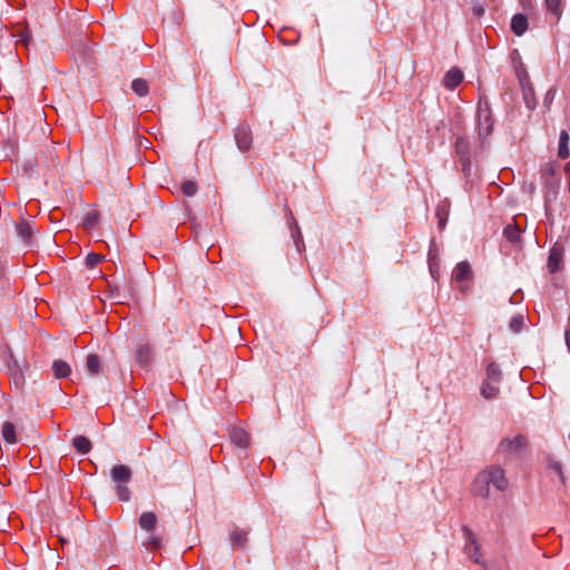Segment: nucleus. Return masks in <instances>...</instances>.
<instances>
[{
    "label": "nucleus",
    "mask_w": 570,
    "mask_h": 570,
    "mask_svg": "<svg viewBox=\"0 0 570 570\" xmlns=\"http://www.w3.org/2000/svg\"><path fill=\"white\" fill-rule=\"evenodd\" d=\"M498 384L499 383L485 380L481 386V395L487 400L495 399L500 392Z\"/></svg>",
    "instance_id": "21"
},
{
    "label": "nucleus",
    "mask_w": 570,
    "mask_h": 570,
    "mask_svg": "<svg viewBox=\"0 0 570 570\" xmlns=\"http://www.w3.org/2000/svg\"><path fill=\"white\" fill-rule=\"evenodd\" d=\"M436 216L439 217V227L443 228L446 223L448 214L444 212L443 208L438 207Z\"/></svg>",
    "instance_id": "35"
},
{
    "label": "nucleus",
    "mask_w": 570,
    "mask_h": 570,
    "mask_svg": "<svg viewBox=\"0 0 570 570\" xmlns=\"http://www.w3.org/2000/svg\"><path fill=\"white\" fill-rule=\"evenodd\" d=\"M153 356V348L149 344H141L136 350V361L142 367L149 366L151 364Z\"/></svg>",
    "instance_id": "12"
},
{
    "label": "nucleus",
    "mask_w": 570,
    "mask_h": 570,
    "mask_svg": "<svg viewBox=\"0 0 570 570\" xmlns=\"http://www.w3.org/2000/svg\"><path fill=\"white\" fill-rule=\"evenodd\" d=\"M483 12H484V9H483L482 7H479V8H475V9H474V13H475L476 16H482V14H483Z\"/></svg>",
    "instance_id": "40"
},
{
    "label": "nucleus",
    "mask_w": 570,
    "mask_h": 570,
    "mask_svg": "<svg viewBox=\"0 0 570 570\" xmlns=\"http://www.w3.org/2000/svg\"><path fill=\"white\" fill-rule=\"evenodd\" d=\"M519 2L524 9L531 7V0H519Z\"/></svg>",
    "instance_id": "38"
},
{
    "label": "nucleus",
    "mask_w": 570,
    "mask_h": 570,
    "mask_svg": "<svg viewBox=\"0 0 570 570\" xmlns=\"http://www.w3.org/2000/svg\"><path fill=\"white\" fill-rule=\"evenodd\" d=\"M131 89L139 96L145 97L149 94L148 82L142 78H137L131 82Z\"/></svg>",
    "instance_id": "26"
},
{
    "label": "nucleus",
    "mask_w": 570,
    "mask_h": 570,
    "mask_svg": "<svg viewBox=\"0 0 570 570\" xmlns=\"http://www.w3.org/2000/svg\"><path fill=\"white\" fill-rule=\"evenodd\" d=\"M131 469L125 464L115 465L111 470V478L118 483H128L131 480Z\"/></svg>",
    "instance_id": "13"
},
{
    "label": "nucleus",
    "mask_w": 570,
    "mask_h": 570,
    "mask_svg": "<svg viewBox=\"0 0 570 570\" xmlns=\"http://www.w3.org/2000/svg\"><path fill=\"white\" fill-rule=\"evenodd\" d=\"M72 445L80 454H87L91 451L92 444L85 435H77L72 440Z\"/></svg>",
    "instance_id": "22"
},
{
    "label": "nucleus",
    "mask_w": 570,
    "mask_h": 570,
    "mask_svg": "<svg viewBox=\"0 0 570 570\" xmlns=\"http://www.w3.org/2000/svg\"><path fill=\"white\" fill-rule=\"evenodd\" d=\"M455 154L461 171L469 179L472 175V163L470 154V144L464 137H458L455 141Z\"/></svg>",
    "instance_id": "2"
},
{
    "label": "nucleus",
    "mask_w": 570,
    "mask_h": 570,
    "mask_svg": "<svg viewBox=\"0 0 570 570\" xmlns=\"http://www.w3.org/2000/svg\"><path fill=\"white\" fill-rule=\"evenodd\" d=\"M478 132L482 138L491 135L493 129V119L488 105L483 108L481 105L478 107Z\"/></svg>",
    "instance_id": "5"
},
{
    "label": "nucleus",
    "mask_w": 570,
    "mask_h": 570,
    "mask_svg": "<svg viewBox=\"0 0 570 570\" xmlns=\"http://www.w3.org/2000/svg\"><path fill=\"white\" fill-rule=\"evenodd\" d=\"M462 81V70L456 67H453L444 75L443 86L449 90H454Z\"/></svg>",
    "instance_id": "9"
},
{
    "label": "nucleus",
    "mask_w": 570,
    "mask_h": 570,
    "mask_svg": "<svg viewBox=\"0 0 570 570\" xmlns=\"http://www.w3.org/2000/svg\"><path fill=\"white\" fill-rule=\"evenodd\" d=\"M230 441L242 448L247 449L249 446V434L239 426H233L229 431Z\"/></svg>",
    "instance_id": "10"
},
{
    "label": "nucleus",
    "mask_w": 570,
    "mask_h": 570,
    "mask_svg": "<svg viewBox=\"0 0 570 570\" xmlns=\"http://www.w3.org/2000/svg\"><path fill=\"white\" fill-rule=\"evenodd\" d=\"M569 134L567 130H562L559 137V146H558V157L561 159H567L570 156L569 150Z\"/></svg>",
    "instance_id": "20"
},
{
    "label": "nucleus",
    "mask_w": 570,
    "mask_h": 570,
    "mask_svg": "<svg viewBox=\"0 0 570 570\" xmlns=\"http://www.w3.org/2000/svg\"><path fill=\"white\" fill-rule=\"evenodd\" d=\"M101 261H102V256L100 254L90 253L86 257V265L89 268H94L99 263H101Z\"/></svg>",
    "instance_id": "32"
},
{
    "label": "nucleus",
    "mask_w": 570,
    "mask_h": 570,
    "mask_svg": "<svg viewBox=\"0 0 570 570\" xmlns=\"http://www.w3.org/2000/svg\"><path fill=\"white\" fill-rule=\"evenodd\" d=\"M434 256H435V253H433V249L431 248L430 252H429V264H430V268H432V262L434 259Z\"/></svg>",
    "instance_id": "39"
},
{
    "label": "nucleus",
    "mask_w": 570,
    "mask_h": 570,
    "mask_svg": "<svg viewBox=\"0 0 570 570\" xmlns=\"http://www.w3.org/2000/svg\"><path fill=\"white\" fill-rule=\"evenodd\" d=\"M462 531L465 540L464 551L466 556L473 560L474 563H480L481 553L476 534L468 525H463Z\"/></svg>",
    "instance_id": "4"
},
{
    "label": "nucleus",
    "mask_w": 570,
    "mask_h": 570,
    "mask_svg": "<svg viewBox=\"0 0 570 570\" xmlns=\"http://www.w3.org/2000/svg\"><path fill=\"white\" fill-rule=\"evenodd\" d=\"M17 36L20 38V41L23 42L26 46H28L29 41L31 40V33L28 29L19 31Z\"/></svg>",
    "instance_id": "36"
},
{
    "label": "nucleus",
    "mask_w": 570,
    "mask_h": 570,
    "mask_svg": "<svg viewBox=\"0 0 570 570\" xmlns=\"http://www.w3.org/2000/svg\"><path fill=\"white\" fill-rule=\"evenodd\" d=\"M116 490L120 501H128L130 499V490L126 485L118 484Z\"/></svg>",
    "instance_id": "34"
},
{
    "label": "nucleus",
    "mask_w": 570,
    "mask_h": 570,
    "mask_svg": "<svg viewBox=\"0 0 570 570\" xmlns=\"http://www.w3.org/2000/svg\"><path fill=\"white\" fill-rule=\"evenodd\" d=\"M453 278L461 284L460 289L465 291L463 283L473 278L471 265L468 262H460L453 271Z\"/></svg>",
    "instance_id": "8"
},
{
    "label": "nucleus",
    "mask_w": 570,
    "mask_h": 570,
    "mask_svg": "<svg viewBox=\"0 0 570 570\" xmlns=\"http://www.w3.org/2000/svg\"><path fill=\"white\" fill-rule=\"evenodd\" d=\"M564 247L561 243H556L549 253L548 268L550 273H557L563 268Z\"/></svg>",
    "instance_id": "7"
},
{
    "label": "nucleus",
    "mask_w": 570,
    "mask_h": 570,
    "mask_svg": "<svg viewBox=\"0 0 570 570\" xmlns=\"http://www.w3.org/2000/svg\"><path fill=\"white\" fill-rule=\"evenodd\" d=\"M521 228L517 224H509L503 229V235L513 245L521 244Z\"/></svg>",
    "instance_id": "17"
},
{
    "label": "nucleus",
    "mask_w": 570,
    "mask_h": 570,
    "mask_svg": "<svg viewBox=\"0 0 570 570\" xmlns=\"http://www.w3.org/2000/svg\"><path fill=\"white\" fill-rule=\"evenodd\" d=\"M198 190L197 184L194 180H185L181 184V191L184 195L191 197L194 196Z\"/></svg>",
    "instance_id": "30"
},
{
    "label": "nucleus",
    "mask_w": 570,
    "mask_h": 570,
    "mask_svg": "<svg viewBox=\"0 0 570 570\" xmlns=\"http://www.w3.org/2000/svg\"><path fill=\"white\" fill-rule=\"evenodd\" d=\"M234 549H243L247 543V532L242 529H234L229 535Z\"/></svg>",
    "instance_id": "18"
},
{
    "label": "nucleus",
    "mask_w": 570,
    "mask_h": 570,
    "mask_svg": "<svg viewBox=\"0 0 570 570\" xmlns=\"http://www.w3.org/2000/svg\"><path fill=\"white\" fill-rule=\"evenodd\" d=\"M520 85L522 87L523 99H524L527 107L530 110H533L537 106V100L534 97V89H533L532 85L530 83L529 78L528 77L520 78Z\"/></svg>",
    "instance_id": "11"
},
{
    "label": "nucleus",
    "mask_w": 570,
    "mask_h": 570,
    "mask_svg": "<svg viewBox=\"0 0 570 570\" xmlns=\"http://www.w3.org/2000/svg\"><path fill=\"white\" fill-rule=\"evenodd\" d=\"M289 216H291L289 227H291L292 238H293V242H294L297 250L301 252L305 248L303 235H302L298 224L294 219L291 210H289Z\"/></svg>",
    "instance_id": "16"
},
{
    "label": "nucleus",
    "mask_w": 570,
    "mask_h": 570,
    "mask_svg": "<svg viewBox=\"0 0 570 570\" xmlns=\"http://www.w3.org/2000/svg\"><path fill=\"white\" fill-rule=\"evenodd\" d=\"M548 465L549 468H551L553 471H556L559 475H560V479L562 482H564V476H563V472H562V465L560 462L553 460L551 456L548 458Z\"/></svg>",
    "instance_id": "33"
},
{
    "label": "nucleus",
    "mask_w": 570,
    "mask_h": 570,
    "mask_svg": "<svg viewBox=\"0 0 570 570\" xmlns=\"http://www.w3.org/2000/svg\"><path fill=\"white\" fill-rule=\"evenodd\" d=\"M86 367L89 374L97 375L101 368V362L97 354H89L86 361Z\"/></svg>",
    "instance_id": "25"
},
{
    "label": "nucleus",
    "mask_w": 570,
    "mask_h": 570,
    "mask_svg": "<svg viewBox=\"0 0 570 570\" xmlns=\"http://www.w3.org/2000/svg\"><path fill=\"white\" fill-rule=\"evenodd\" d=\"M234 136L236 145L240 151L245 153L250 149L253 136L250 127L247 124H239Z\"/></svg>",
    "instance_id": "6"
},
{
    "label": "nucleus",
    "mask_w": 570,
    "mask_h": 570,
    "mask_svg": "<svg viewBox=\"0 0 570 570\" xmlns=\"http://www.w3.org/2000/svg\"><path fill=\"white\" fill-rule=\"evenodd\" d=\"M528 18L522 13H517L511 19V30L517 36H522L528 30Z\"/></svg>",
    "instance_id": "15"
},
{
    "label": "nucleus",
    "mask_w": 570,
    "mask_h": 570,
    "mask_svg": "<svg viewBox=\"0 0 570 570\" xmlns=\"http://www.w3.org/2000/svg\"><path fill=\"white\" fill-rule=\"evenodd\" d=\"M99 220V213L97 210H90L86 214L82 220V226L86 229H92Z\"/></svg>",
    "instance_id": "28"
},
{
    "label": "nucleus",
    "mask_w": 570,
    "mask_h": 570,
    "mask_svg": "<svg viewBox=\"0 0 570 570\" xmlns=\"http://www.w3.org/2000/svg\"><path fill=\"white\" fill-rule=\"evenodd\" d=\"M55 379H67L71 374V366L62 360H55L51 366Z\"/></svg>",
    "instance_id": "14"
},
{
    "label": "nucleus",
    "mask_w": 570,
    "mask_h": 570,
    "mask_svg": "<svg viewBox=\"0 0 570 570\" xmlns=\"http://www.w3.org/2000/svg\"><path fill=\"white\" fill-rule=\"evenodd\" d=\"M499 491H504L508 487L504 471L500 466L493 465L480 472L473 482V493L481 498H489L490 487Z\"/></svg>",
    "instance_id": "1"
},
{
    "label": "nucleus",
    "mask_w": 570,
    "mask_h": 570,
    "mask_svg": "<svg viewBox=\"0 0 570 570\" xmlns=\"http://www.w3.org/2000/svg\"><path fill=\"white\" fill-rule=\"evenodd\" d=\"M544 3L547 10L553 13L557 19H559L562 13L561 0H544Z\"/></svg>",
    "instance_id": "29"
},
{
    "label": "nucleus",
    "mask_w": 570,
    "mask_h": 570,
    "mask_svg": "<svg viewBox=\"0 0 570 570\" xmlns=\"http://www.w3.org/2000/svg\"><path fill=\"white\" fill-rule=\"evenodd\" d=\"M553 97H554V90L553 89L548 90V92L544 97V105L548 106L552 101Z\"/></svg>",
    "instance_id": "37"
},
{
    "label": "nucleus",
    "mask_w": 570,
    "mask_h": 570,
    "mask_svg": "<svg viewBox=\"0 0 570 570\" xmlns=\"http://www.w3.org/2000/svg\"><path fill=\"white\" fill-rule=\"evenodd\" d=\"M501 377L502 373L499 365L494 362L490 363L487 367V380L492 381L493 383H500Z\"/></svg>",
    "instance_id": "27"
},
{
    "label": "nucleus",
    "mask_w": 570,
    "mask_h": 570,
    "mask_svg": "<svg viewBox=\"0 0 570 570\" xmlns=\"http://www.w3.org/2000/svg\"><path fill=\"white\" fill-rule=\"evenodd\" d=\"M522 326H523V316L522 315L513 316L509 323L510 330L513 331L514 333H519L521 331Z\"/></svg>",
    "instance_id": "31"
},
{
    "label": "nucleus",
    "mask_w": 570,
    "mask_h": 570,
    "mask_svg": "<svg viewBox=\"0 0 570 570\" xmlns=\"http://www.w3.org/2000/svg\"><path fill=\"white\" fill-rule=\"evenodd\" d=\"M1 434L3 440L9 444H16L18 442L16 428L13 423L6 421L2 424Z\"/></svg>",
    "instance_id": "23"
},
{
    "label": "nucleus",
    "mask_w": 570,
    "mask_h": 570,
    "mask_svg": "<svg viewBox=\"0 0 570 570\" xmlns=\"http://www.w3.org/2000/svg\"><path fill=\"white\" fill-rule=\"evenodd\" d=\"M527 448L528 439L522 434H518L513 439H503L498 446V452L505 455H519L522 454Z\"/></svg>",
    "instance_id": "3"
},
{
    "label": "nucleus",
    "mask_w": 570,
    "mask_h": 570,
    "mask_svg": "<svg viewBox=\"0 0 570 570\" xmlns=\"http://www.w3.org/2000/svg\"><path fill=\"white\" fill-rule=\"evenodd\" d=\"M4 275V266L0 263V278Z\"/></svg>",
    "instance_id": "41"
},
{
    "label": "nucleus",
    "mask_w": 570,
    "mask_h": 570,
    "mask_svg": "<svg viewBox=\"0 0 570 570\" xmlns=\"http://www.w3.org/2000/svg\"><path fill=\"white\" fill-rule=\"evenodd\" d=\"M17 233L26 244L29 245L31 243L33 228L29 222L22 219L19 224H17Z\"/></svg>",
    "instance_id": "19"
},
{
    "label": "nucleus",
    "mask_w": 570,
    "mask_h": 570,
    "mask_svg": "<svg viewBox=\"0 0 570 570\" xmlns=\"http://www.w3.org/2000/svg\"><path fill=\"white\" fill-rule=\"evenodd\" d=\"M157 517L154 512H144L139 518V525L141 529L150 532L155 529Z\"/></svg>",
    "instance_id": "24"
}]
</instances>
